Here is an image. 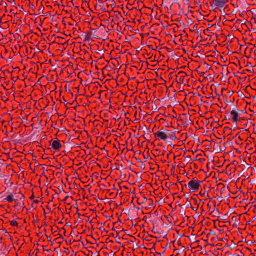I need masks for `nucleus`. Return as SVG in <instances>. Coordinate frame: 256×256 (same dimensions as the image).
Returning <instances> with one entry per match:
<instances>
[{
    "label": "nucleus",
    "instance_id": "28",
    "mask_svg": "<svg viewBox=\"0 0 256 256\" xmlns=\"http://www.w3.org/2000/svg\"><path fill=\"white\" fill-rule=\"evenodd\" d=\"M122 168V165L120 164V165H119V167L117 168L116 169L120 171V168Z\"/></svg>",
    "mask_w": 256,
    "mask_h": 256
},
{
    "label": "nucleus",
    "instance_id": "49",
    "mask_svg": "<svg viewBox=\"0 0 256 256\" xmlns=\"http://www.w3.org/2000/svg\"><path fill=\"white\" fill-rule=\"evenodd\" d=\"M145 221H146V222H150V220H147V218H146V220H145Z\"/></svg>",
    "mask_w": 256,
    "mask_h": 256
},
{
    "label": "nucleus",
    "instance_id": "56",
    "mask_svg": "<svg viewBox=\"0 0 256 256\" xmlns=\"http://www.w3.org/2000/svg\"><path fill=\"white\" fill-rule=\"evenodd\" d=\"M240 92V95H241L242 94V92Z\"/></svg>",
    "mask_w": 256,
    "mask_h": 256
},
{
    "label": "nucleus",
    "instance_id": "32",
    "mask_svg": "<svg viewBox=\"0 0 256 256\" xmlns=\"http://www.w3.org/2000/svg\"><path fill=\"white\" fill-rule=\"evenodd\" d=\"M188 124H189L188 122H184L183 123V124L185 126H186Z\"/></svg>",
    "mask_w": 256,
    "mask_h": 256
},
{
    "label": "nucleus",
    "instance_id": "45",
    "mask_svg": "<svg viewBox=\"0 0 256 256\" xmlns=\"http://www.w3.org/2000/svg\"><path fill=\"white\" fill-rule=\"evenodd\" d=\"M38 202L39 201L38 200H34V202H36V203H38Z\"/></svg>",
    "mask_w": 256,
    "mask_h": 256
},
{
    "label": "nucleus",
    "instance_id": "46",
    "mask_svg": "<svg viewBox=\"0 0 256 256\" xmlns=\"http://www.w3.org/2000/svg\"><path fill=\"white\" fill-rule=\"evenodd\" d=\"M122 238L124 240H128V238H124V237H122Z\"/></svg>",
    "mask_w": 256,
    "mask_h": 256
},
{
    "label": "nucleus",
    "instance_id": "3",
    "mask_svg": "<svg viewBox=\"0 0 256 256\" xmlns=\"http://www.w3.org/2000/svg\"><path fill=\"white\" fill-rule=\"evenodd\" d=\"M226 0H213V4L216 8H222L224 6Z\"/></svg>",
    "mask_w": 256,
    "mask_h": 256
},
{
    "label": "nucleus",
    "instance_id": "53",
    "mask_svg": "<svg viewBox=\"0 0 256 256\" xmlns=\"http://www.w3.org/2000/svg\"><path fill=\"white\" fill-rule=\"evenodd\" d=\"M122 114H124V115H126V114L124 112V110H122Z\"/></svg>",
    "mask_w": 256,
    "mask_h": 256
},
{
    "label": "nucleus",
    "instance_id": "8",
    "mask_svg": "<svg viewBox=\"0 0 256 256\" xmlns=\"http://www.w3.org/2000/svg\"><path fill=\"white\" fill-rule=\"evenodd\" d=\"M166 133H168L170 135L172 140H174L176 138V137L175 136V132H172V130H166Z\"/></svg>",
    "mask_w": 256,
    "mask_h": 256
},
{
    "label": "nucleus",
    "instance_id": "10",
    "mask_svg": "<svg viewBox=\"0 0 256 256\" xmlns=\"http://www.w3.org/2000/svg\"><path fill=\"white\" fill-rule=\"evenodd\" d=\"M198 241H194L193 242H192L190 244V248L192 250L193 248H195L198 246Z\"/></svg>",
    "mask_w": 256,
    "mask_h": 256
},
{
    "label": "nucleus",
    "instance_id": "50",
    "mask_svg": "<svg viewBox=\"0 0 256 256\" xmlns=\"http://www.w3.org/2000/svg\"><path fill=\"white\" fill-rule=\"evenodd\" d=\"M176 205H180V204H179V203H178V202H176Z\"/></svg>",
    "mask_w": 256,
    "mask_h": 256
},
{
    "label": "nucleus",
    "instance_id": "26",
    "mask_svg": "<svg viewBox=\"0 0 256 256\" xmlns=\"http://www.w3.org/2000/svg\"><path fill=\"white\" fill-rule=\"evenodd\" d=\"M76 236L78 237V240H82V238L81 236L78 234Z\"/></svg>",
    "mask_w": 256,
    "mask_h": 256
},
{
    "label": "nucleus",
    "instance_id": "9",
    "mask_svg": "<svg viewBox=\"0 0 256 256\" xmlns=\"http://www.w3.org/2000/svg\"><path fill=\"white\" fill-rule=\"evenodd\" d=\"M14 200V196L10 193L4 200H6L8 202H11Z\"/></svg>",
    "mask_w": 256,
    "mask_h": 256
},
{
    "label": "nucleus",
    "instance_id": "2",
    "mask_svg": "<svg viewBox=\"0 0 256 256\" xmlns=\"http://www.w3.org/2000/svg\"><path fill=\"white\" fill-rule=\"evenodd\" d=\"M230 114L232 116V120L233 122L236 124V122L240 119L239 117L240 113H238L236 112V108H234V110H232L230 111Z\"/></svg>",
    "mask_w": 256,
    "mask_h": 256
},
{
    "label": "nucleus",
    "instance_id": "42",
    "mask_svg": "<svg viewBox=\"0 0 256 256\" xmlns=\"http://www.w3.org/2000/svg\"><path fill=\"white\" fill-rule=\"evenodd\" d=\"M218 240H226L224 238H220V239Z\"/></svg>",
    "mask_w": 256,
    "mask_h": 256
},
{
    "label": "nucleus",
    "instance_id": "33",
    "mask_svg": "<svg viewBox=\"0 0 256 256\" xmlns=\"http://www.w3.org/2000/svg\"><path fill=\"white\" fill-rule=\"evenodd\" d=\"M34 194H32L30 196V199L31 200H32L34 199Z\"/></svg>",
    "mask_w": 256,
    "mask_h": 256
},
{
    "label": "nucleus",
    "instance_id": "48",
    "mask_svg": "<svg viewBox=\"0 0 256 256\" xmlns=\"http://www.w3.org/2000/svg\"><path fill=\"white\" fill-rule=\"evenodd\" d=\"M110 235H112V236H114V234H112V233H110Z\"/></svg>",
    "mask_w": 256,
    "mask_h": 256
},
{
    "label": "nucleus",
    "instance_id": "57",
    "mask_svg": "<svg viewBox=\"0 0 256 256\" xmlns=\"http://www.w3.org/2000/svg\"><path fill=\"white\" fill-rule=\"evenodd\" d=\"M240 92V95H241L242 94V92Z\"/></svg>",
    "mask_w": 256,
    "mask_h": 256
},
{
    "label": "nucleus",
    "instance_id": "62",
    "mask_svg": "<svg viewBox=\"0 0 256 256\" xmlns=\"http://www.w3.org/2000/svg\"><path fill=\"white\" fill-rule=\"evenodd\" d=\"M10 59H11L10 58H9V59H8V60H7V61H8H8H9Z\"/></svg>",
    "mask_w": 256,
    "mask_h": 256
},
{
    "label": "nucleus",
    "instance_id": "37",
    "mask_svg": "<svg viewBox=\"0 0 256 256\" xmlns=\"http://www.w3.org/2000/svg\"><path fill=\"white\" fill-rule=\"evenodd\" d=\"M20 8V11L22 12V10H23V8L22 6H19Z\"/></svg>",
    "mask_w": 256,
    "mask_h": 256
},
{
    "label": "nucleus",
    "instance_id": "13",
    "mask_svg": "<svg viewBox=\"0 0 256 256\" xmlns=\"http://www.w3.org/2000/svg\"><path fill=\"white\" fill-rule=\"evenodd\" d=\"M216 146H218V148H214V150L216 151V153L222 150L220 148V142L216 143Z\"/></svg>",
    "mask_w": 256,
    "mask_h": 256
},
{
    "label": "nucleus",
    "instance_id": "51",
    "mask_svg": "<svg viewBox=\"0 0 256 256\" xmlns=\"http://www.w3.org/2000/svg\"><path fill=\"white\" fill-rule=\"evenodd\" d=\"M204 64H206V66H208V64L207 63H206V62H204Z\"/></svg>",
    "mask_w": 256,
    "mask_h": 256
},
{
    "label": "nucleus",
    "instance_id": "15",
    "mask_svg": "<svg viewBox=\"0 0 256 256\" xmlns=\"http://www.w3.org/2000/svg\"><path fill=\"white\" fill-rule=\"evenodd\" d=\"M186 116V122H188L189 124H190L192 122V121L190 118V116L188 114H184Z\"/></svg>",
    "mask_w": 256,
    "mask_h": 256
},
{
    "label": "nucleus",
    "instance_id": "38",
    "mask_svg": "<svg viewBox=\"0 0 256 256\" xmlns=\"http://www.w3.org/2000/svg\"><path fill=\"white\" fill-rule=\"evenodd\" d=\"M140 168L142 169H144V164H142Z\"/></svg>",
    "mask_w": 256,
    "mask_h": 256
},
{
    "label": "nucleus",
    "instance_id": "40",
    "mask_svg": "<svg viewBox=\"0 0 256 256\" xmlns=\"http://www.w3.org/2000/svg\"><path fill=\"white\" fill-rule=\"evenodd\" d=\"M138 247H140V246H138L137 245L136 246H134L133 248H138Z\"/></svg>",
    "mask_w": 256,
    "mask_h": 256
},
{
    "label": "nucleus",
    "instance_id": "1",
    "mask_svg": "<svg viewBox=\"0 0 256 256\" xmlns=\"http://www.w3.org/2000/svg\"><path fill=\"white\" fill-rule=\"evenodd\" d=\"M202 182V181H198L194 178H193L186 186H188L192 192H196L198 190L200 184Z\"/></svg>",
    "mask_w": 256,
    "mask_h": 256
},
{
    "label": "nucleus",
    "instance_id": "43",
    "mask_svg": "<svg viewBox=\"0 0 256 256\" xmlns=\"http://www.w3.org/2000/svg\"><path fill=\"white\" fill-rule=\"evenodd\" d=\"M146 129H147V128H146V127H143V128H142V130H144V131H145V130H146Z\"/></svg>",
    "mask_w": 256,
    "mask_h": 256
},
{
    "label": "nucleus",
    "instance_id": "34",
    "mask_svg": "<svg viewBox=\"0 0 256 256\" xmlns=\"http://www.w3.org/2000/svg\"><path fill=\"white\" fill-rule=\"evenodd\" d=\"M136 160L138 162H142V161L140 160V159L137 158H136Z\"/></svg>",
    "mask_w": 256,
    "mask_h": 256
},
{
    "label": "nucleus",
    "instance_id": "6",
    "mask_svg": "<svg viewBox=\"0 0 256 256\" xmlns=\"http://www.w3.org/2000/svg\"><path fill=\"white\" fill-rule=\"evenodd\" d=\"M241 242L238 241V243H234V241H226V245L230 247V249H234L236 248V245Z\"/></svg>",
    "mask_w": 256,
    "mask_h": 256
},
{
    "label": "nucleus",
    "instance_id": "64",
    "mask_svg": "<svg viewBox=\"0 0 256 256\" xmlns=\"http://www.w3.org/2000/svg\"><path fill=\"white\" fill-rule=\"evenodd\" d=\"M96 30H97V29H95V30H94V32H96Z\"/></svg>",
    "mask_w": 256,
    "mask_h": 256
},
{
    "label": "nucleus",
    "instance_id": "41",
    "mask_svg": "<svg viewBox=\"0 0 256 256\" xmlns=\"http://www.w3.org/2000/svg\"><path fill=\"white\" fill-rule=\"evenodd\" d=\"M123 211L124 212V213L126 214V212H128V211L129 212V210H128L126 209V210H124Z\"/></svg>",
    "mask_w": 256,
    "mask_h": 256
},
{
    "label": "nucleus",
    "instance_id": "61",
    "mask_svg": "<svg viewBox=\"0 0 256 256\" xmlns=\"http://www.w3.org/2000/svg\"><path fill=\"white\" fill-rule=\"evenodd\" d=\"M191 199H192V200H195V198H193L192 197V198H191Z\"/></svg>",
    "mask_w": 256,
    "mask_h": 256
},
{
    "label": "nucleus",
    "instance_id": "24",
    "mask_svg": "<svg viewBox=\"0 0 256 256\" xmlns=\"http://www.w3.org/2000/svg\"><path fill=\"white\" fill-rule=\"evenodd\" d=\"M28 6H30V8H32L33 10H34L35 6L33 4H32L30 3H29L28 4Z\"/></svg>",
    "mask_w": 256,
    "mask_h": 256
},
{
    "label": "nucleus",
    "instance_id": "19",
    "mask_svg": "<svg viewBox=\"0 0 256 256\" xmlns=\"http://www.w3.org/2000/svg\"><path fill=\"white\" fill-rule=\"evenodd\" d=\"M10 224L12 226H18V224L16 220H14L10 222Z\"/></svg>",
    "mask_w": 256,
    "mask_h": 256
},
{
    "label": "nucleus",
    "instance_id": "29",
    "mask_svg": "<svg viewBox=\"0 0 256 256\" xmlns=\"http://www.w3.org/2000/svg\"><path fill=\"white\" fill-rule=\"evenodd\" d=\"M180 213L182 215H185V212L183 210H180Z\"/></svg>",
    "mask_w": 256,
    "mask_h": 256
},
{
    "label": "nucleus",
    "instance_id": "21",
    "mask_svg": "<svg viewBox=\"0 0 256 256\" xmlns=\"http://www.w3.org/2000/svg\"><path fill=\"white\" fill-rule=\"evenodd\" d=\"M5 234H6V236L8 239H10V240H12V238L11 236L9 234L8 232H5Z\"/></svg>",
    "mask_w": 256,
    "mask_h": 256
},
{
    "label": "nucleus",
    "instance_id": "31",
    "mask_svg": "<svg viewBox=\"0 0 256 256\" xmlns=\"http://www.w3.org/2000/svg\"><path fill=\"white\" fill-rule=\"evenodd\" d=\"M232 220L236 222V216H232Z\"/></svg>",
    "mask_w": 256,
    "mask_h": 256
},
{
    "label": "nucleus",
    "instance_id": "4",
    "mask_svg": "<svg viewBox=\"0 0 256 256\" xmlns=\"http://www.w3.org/2000/svg\"><path fill=\"white\" fill-rule=\"evenodd\" d=\"M154 134L157 136L159 140H162L166 141L168 138L166 134L163 132H158Z\"/></svg>",
    "mask_w": 256,
    "mask_h": 256
},
{
    "label": "nucleus",
    "instance_id": "25",
    "mask_svg": "<svg viewBox=\"0 0 256 256\" xmlns=\"http://www.w3.org/2000/svg\"><path fill=\"white\" fill-rule=\"evenodd\" d=\"M190 240H194L196 236L194 235H191L190 236H188Z\"/></svg>",
    "mask_w": 256,
    "mask_h": 256
},
{
    "label": "nucleus",
    "instance_id": "5",
    "mask_svg": "<svg viewBox=\"0 0 256 256\" xmlns=\"http://www.w3.org/2000/svg\"><path fill=\"white\" fill-rule=\"evenodd\" d=\"M52 146V148H54L56 150H58L62 146L60 141L58 140L53 141Z\"/></svg>",
    "mask_w": 256,
    "mask_h": 256
},
{
    "label": "nucleus",
    "instance_id": "36",
    "mask_svg": "<svg viewBox=\"0 0 256 256\" xmlns=\"http://www.w3.org/2000/svg\"><path fill=\"white\" fill-rule=\"evenodd\" d=\"M191 208H192L193 210H196L198 209V207H196V208H194V207H192V206Z\"/></svg>",
    "mask_w": 256,
    "mask_h": 256
},
{
    "label": "nucleus",
    "instance_id": "35",
    "mask_svg": "<svg viewBox=\"0 0 256 256\" xmlns=\"http://www.w3.org/2000/svg\"><path fill=\"white\" fill-rule=\"evenodd\" d=\"M200 194L202 196H204L206 194V192H204V193H202L201 192H200Z\"/></svg>",
    "mask_w": 256,
    "mask_h": 256
},
{
    "label": "nucleus",
    "instance_id": "27",
    "mask_svg": "<svg viewBox=\"0 0 256 256\" xmlns=\"http://www.w3.org/2000/svg\"><path fill=\"white\" fill-rule=\"evenodd\" d=\"M166 130H164V128H161V129H160V130H159L158 132H163L164 133H165V132H166Z\"/></svg>",
    "mask_w": 256,
    "mask_h": 256
},
{
    "label": "nucleus",
    "instance_id": "7",
    "mask_svg": "<svg viewBox=\"0 0 256 256\" xmlns=\"http://www.w3.org/2000/svg\"><path fill=\"white\" fill-rule=\"evenodd\" d=\"M171 244H172L174 248H176V246H181V241H170L168 242V247H170Z\"/></svg>",
    "mask_w": 256,
    "mask_h": 256
},
{
    "label": "nucleus",
    "instance_id": "22",
    "mask_svg": "<svg viewBox=\"0 0 256 256\" xmlns=\"http://www.w3.org/2000/svg\"><path fill=\"white\" fill-rule=\"evenodd\" d=\"M236 112H237L238 113H240V116L241 114H242V112H244V113H246V110H238V108H236Z\"/></svg>",
    "mask_w": 256,
    "mask_h": 256
},
{
    "label": "nucleus",
    "instance_id": "44",
    "mask_svg": "<svg viewBox=\"0 0 256 256\" xmlns=\"http://www.w3.org/2000/svg\"><path fill=\"white\" fill-rule=\"evenodd\" d=\"M224 190V187H223V188L220 190V192H222V191H223V190Z\"/></svg>",
    "mask_w": 256,
    "mask_h": 256
},
{
    "label": "nucleus",
    "instance_id": "20",
    "mask_svg": "<svg viewBox=\"0 0 256 256\" xmlns=\"http://www.w3.org/2000/svg\"><path fill=\"white\" fill-rule=\"evenodd\" d=\"M44 8V6L42 5H41L38 10L39 13L40 14L42 13Z\"/></svg>",
    "mask_w": 256,
    "mask_h": 256
},
{
    "label": "nucleus",
    "instance_id": "17",
    "mask_svg": "<svg viewBox=\"0 0 256 256\" xmlns=\"http://www.w3.org/2000/svg\"><path fill=\"white\" fill-rule=\"evenodd\" d=\"M228 216H229V214L228 212V213L224 214V216H222L221 217H222V220H226Z\"/></svg>",
    "mask_w": 256,
    "mask_h": 256
},
{
    "label": "nucleus",
    "instance_id": "58",
    "mask_svg": "<svg viewBox=\"0 0 256 256\" xmlns=\"http://www.w3.org/2000/svg\"><path fill=\"white\" fill-rule=\"evenodd\" d=\"M84 242H86V243H88L89 242V241H88V240L84 241Z\"/></svg>",
    "mask_w": 256,
    "mask_h": 256
},
{
    "label": "nucleus",
    "instance_id": "12",
    "mask_svg": "<svg viewBox=\"0 0 256 256\" xmlns=\"http://www.w3.org/2000/svg\"><path fill=\"white\" fill-rule=\"evenodd\" d=\"M212 214L214 216H217V217H220L218 215L220 214V212H219L218 210V209L215 208L212 212Z\"/></svg>",
    "mask_w": 256,
    "mask_h": 256
},
{
    "label": "nucleus",
    "instance_id": "47",
    "mask_svg": "<svg viewBox=\"0 0 256 256\" xmlns=\"http://www.w3.org/2000/svg\"><path fill=\"white\" fill-rule=\"evenodd\" d=\"M226 119L230 120V118L228 116H226Z\"/></svg>",
    "mask_w": 256,
    "mask_h": 256
},
{
    "label": "nucleus",
    "instance_id": "14",
    "mask_svg": "<svg viewBox=\"0 0 256 256\" xmlns=\"http://www.w3.org/2000/svg\"><path fill=\"white\" fill-rule=\"evenodd\" d=\"M92 34L91 32L87 34L85 36V38H84V40H90V38H91Z\"/></svg>",
    "mask_w": 256,
    "mask_h": 256
},
{
    "label": "nucleus",
    "instance_id": "60",
    "mask_svg": "<svg viewBox=\"0 0 256 256\" xmlns=\"http://www.w3.org/2000/svg\"><path fill=\"white\" fill-rule=\"evenodd\" d=\"M108 237H106V240H108Z\"/></svg>",
    "mask_w": 256,
    "mask_h": 256
},
{
    "label": "nucleus",
    "instance_id": "52",
    "mask_svg": "<svg viewBox=\"0 0 256 256\" xmlns=\"http://www.w3.org/2000/svg\"><path fill=\"white\" fill-rule=\"evenodd\" d=\"M69 198V196H66V198H65V200H66V198Z\"/></svg>",
    "mask_w": 256,
    "mask_h": 256
},
{
    "label": "nucleus",
    "instance_id": "30",
    "mask_svg": "<svg viewBox=\"0 0 256 256\" xmlns=\"http://www.w3.org/2000/svg\"><path fill=\"white\" fill-rule=\"evenodd\" d=\"M24 195H22V197L20 198V201H24Z\"/></svg>",
    "mask_w": 256,
    "mask_h": 256
},
{
    "label": "nucleus",
    "instance_id": "11",
    "mask_svg": "<svg viewBox=\"0 0 256 256\" xmlns=\"http://www.w3.org/2000/svg\"><path fill=\"white\" fill-rule=\"evenodd\" d=\"M98 5L101 8L103 12H107L106 8H104V3L100 0H98Z\"/></svg>",
    "mask_w": 256,
    "mask_h": 256
},
{
    "label": "nucleus",
    "instance_id": "23",
    "mask_svg": "<svg viewBox=\"0 0 256 256\" xmlns=\"http://www.w3.org/2000/svg\"><path fill=\"white\" fill-rule=\"evenodd\" d=\"M100 230H102V232H108V230H105V227H104V224L103 226H102L100 228Z\"/></svg>",
    "mask_w": 256,
    "mask_h": 256
},
{
    "label": "nucleus",
    "instance_id": "16",
    "mask_svg": "<svg viewBox=\"0 0 256 256\" xmlns=\"http://www.w3.org/2000/svg\"><path fill=\"white\" fill-rule=\"evenodd\" d=\"M186 208L192 207L191 204L188 200V198H186V202L184 204Z\"/></svg>",
    "mask_w": 256,
    "mask_h": 256
},
{
    "label": "nucleus",
    "instance_id": "39",
    "mask_svg": "<svg viewBox=\"0 0 256 256\" xmlns=\"http://www.w3.org/2000/svg\"><path fill=\"white\" fill-rule=\"evenodd\" d=\"M232 106H233V108H232V110H234V108H237L236 106L235 105H234V104H232Z\"/></svg>",
    "mask_w": 256,
    "mask_h": 256
},
{
    "label": "nucleus",
    "instance_id": "55",
    "mask_svg": "<svg viewBox=\"0 0 256 256\" xmlns=\"http://www.w3.org/2000/svg\"><path fill=\"white\" fill-rule=\"evenodd\" d=\"M222 197H220V198H218V200H220V199H222Z\"/></svg>",
    "mask_w": 256,
    "mask_h": 256
},
{
    "label": "nucleus",
    "instance_id": "18",
    "mask_svg": "<svg viewBox=\"0 0 256 256\" xmlns=\"http://www.w3.org/2000/svg\"><path fill=\"white\" fill-rule=\"evenodd\" d=\"M146 199V198H144V200H140V199H138L137 202L138 204H144V202Z\"/></svg>",
    "mask_w": 256,
    "mask_h": 256
},
{
    "label": "nucleus",
    "instance_id": "54",
    "mask_svg": "<svg viewBox=\"0 0 256 256\" xmlns=\"http://www.w3.org/2000/svg\"><path fill=\"white\" fill-rule=\"evenodd\" d=\"M230 104H232H232H233V102H232L230 101Z\"/></svg>",
    "mask_w": 256,
    "mask_h": 256
},
{
    "label": "nucleus",
    "instance_id": "63",
    "mask_svg": "<svg viewBox=\"0 0 256 256\" xmlns=\"http://www.w3.org/2000/svg\"><path fill=\"white\" fill-rule=\"evenodd\" d=\"M138 120V119H136H136L135 120V121H136V122H137Z\"/></svg>",
    "mask_w": 256,
    "mask_h": 256
},
{
    "label": "nucleus",
    "instance_id": "59",
    "mask_svg": "<svg viewBox=\"0 0 256 256\" xmlns=\"http://www.w3.org/2000/svg\"><path fill=\"white\" fill-rule=\"evenodd\" d=\"M148 46L150 48H151V46L150 45H148Z\"/></svg>",
    "mask_w": 256,
    "mask_h": 256
}]
</instances>
